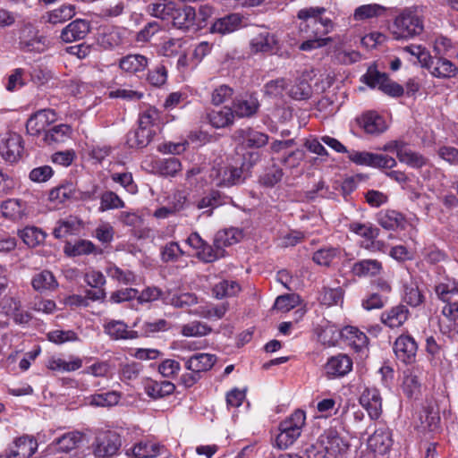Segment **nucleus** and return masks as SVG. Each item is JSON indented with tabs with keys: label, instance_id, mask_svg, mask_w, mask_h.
<instances>
[{
	"label": "nucleus",
	"instance_id": "nucleus-1",
	"mask_svg": "<svg viewBox=\"0 0 458 458\" xmlns=\"http://www.w3.org/2000/svg\"><path fill=\"white\" fill-rule=\"evenodd\" d=\"M389 30L396 40H409L420 36L424 30L422 7L413 5L403 9L394 19Z\"/></svg>",
	"mask_w": 458,
	"mask_h": 458
},
{
	"label": "nucleus",
	"instance_id": "nucleus-2",
	"mask_svg": "<svg viewBox=\"0 0 458 458\" xmlns=\"http://www.w3.org/2000/svg\"><path fill=\"white\" fill-rule=\"evenodd\" d=\"M306 413L302 410H296L278 426L279 433L275 438V446L278 449H286L293 445L301 437L305 426Z\"/></svg>",
	"mask_w": 458,
	"mask_h": 458
},
{
	"label": "nucleus",
	"instance_id": "nucleus-3",
	"mask_svg": "<svg viewBox=\"0 0 458 458\" xmlns=\"http://www.w3.org/2000/svg\"><path fill=\"white\" fill-rule=\"evenodd\" d=\"M326 11V8L319 6L301 9L297 13L298 19L301 21L299 25V32H310V25L320 26L311 30L314 34L326 35L332 31L334 28L332 20L323 17Z\"/></svg>",
	"mask_w": 458,
	"mask_h": 458
},
{
	"label": "nucleus",
	"instance_id": "nucleus-4",
	"mask_svg": "<svg viewBox=\"0 0 458 458\" xmlns=\"http://www.w3.org/2000/svg\"><path fill=\"white\" fill-rule=\"evenodd\" d=\"M316 447L318 453H324V456L337 457L346 453L349 443L344 439L335 428L326 429L318 438Z\"/></svg>",
	"mask_w": 458,
	"mask_h": 458
},
{
	"label": "nucleus",
	"instance_id": "nucleus-5",
	"mask_svg": "<svg viewBox=\"0 0 458 458\" xmlns=\"http://www.w3.org/2000/svg\"><path fill=\"white\" fill-rule=\"evenodd\" d=\"M209 178L217 187L233 186L242 183L245 180L242 167L226 165L213 166Z\"/></svg>",
	"mask_w": 458,
	"mask_h": 458
},
{
	"label": "nucleus",
	"instance_id": "nucleus-6",
	"mask_svg": "<svg viewBox=\"0 0 458 458\" xmlns=\"http://www.w3.org/2000/svg\"><path fill=\"white\" fill-rule=\"evenodd\" d=\"M121 445V437L117 433L106 431L96 437L91 447L96 458H110L117 454Z\"/></svg>",
	"mask_w": 458,
	"mask_h": 458
},
{
	"label": "nucleus",
	"instance_id": "nucleus-7",
	"mask_svg": "<svg viewBox=\"0 0 458 458\" xmlns=\"http://www.w3.org/2000/svg\"><path fill=\"white\" fill-rule=\"evenodd\" d=\"M348 158L358 165H367L375 168H393L396 165V161L394 157L368 151H348Z\"/></svg>",
	"mask_w": 458,
	"mask_h": 458
},
{
	"label": "nucleus",
	"instance_id": "nucleus-8",
	"mask_svg": "<svg viewBox=\"0 0 458 458\" xmlns=\"http://www.w3.org/2000/svg\"><path fill=\"white\" fill-rule=\"evenodd\" d=\"M19 45L23 52L40 54L48 48L49 41L47 37L40 35L33 26L29 24L21 30Z\"/></svg>",
	"mask_w": 458,
	"mask_h": 458
},
{
	"label": "nucleus",
	"instance_id": "nucleus-9",
	"mask_svg": "<svg viewBox=\"0 0 458 458\" xmlns=\"http://www.w3.org/2000/svg\"><path fill=\"white\" fill-rule=\"evenodd\" d=\"M23 140L16 132L0 134V155L7 162H16L23 151Z\"/></svg>",
	"mask_w": 458,
	"mask_h": 458
},
{
	"label": "nucleus",
	"instance_id": "nucleus-10",
	"mask_svg": "<svg viewBox=\"0 0 458 458\" xmlns=\"http://www.w3.org/2000/svg\"><path fill=\"white\" fill-rule=\"evenodd\" d=\"M38 441L32 436L24 435L13 440L5 451V458H30L38 450Z\"/></svg>",
	"mask_w": 458,
	"mask_h": 458
},
{
	"label": "nucleus",
	"instance_id": "nucleus-11",
	"mask_svg": "<svg viewBox=\"0 0 458 458\" xmlns=\"http://www.w3.org/2000/svg\"><path fill=\"white\" fill-rule=\"evenodd\" d=\"M56 119L55 111L51 109H41L30 116L26 123V130L30 135H45V131L51 123Z\"/></svg>",
	"mask_w": 458,
	"mask_h": 458
},
{
	"label": "nucleus",
	"instance_id": "nucleus-12",
	"mask_svg": "<svg viewBox=\"0 0 458 458\" xmlns=\"http://www.w3.org/2000/svg\"><path fill=\"white\" fill-rule=\"evenodd\" d=\"M423 370L420 367H412L403 373L402 389L410 399H418L421 394Z\"/></svg>",
	"mask_w": 458,
	"mask_h": 458
},
{
	"label": "nucleus",
	"instance_id": "nucleus-13",
	"mask_svg": "<svg viewBox=\"0 0 458 458\" xmlns=\"http://www.w3.org/2000/svg\"><path fill=\"white\" fill-rule=\"evenodd\" d=\"M0 211L5 219L21 222L29 216L28 203L21 199H8L0 204Z\"/></svg>",
	"mask_w": 458,
	"mask_h": 458
},
{
	"label": "nucleus",
	"instance_id": "nucleus-14",
	"mask_svg": "<svg viewBox=\"0 0 458 458\" xmlns=\"http://www.w3.org/2000/svg\"><path fill=\"white\" fill-rule=\"evenodd\" d=\"M393 445L392 433L387 427H380L368 438V447L374 454H385Z\"/></svg>",
	"mask_w": 458,
	"mask_h": 458
},
{
	"label": "nucleus",
	"instance_id": "nucleus-15",
	"mask_svg": "<svg viewBox=\"0 0 458 458\" xmlns=\"http://www.w3.org/2000/svg\"><path fill=\"white\" fill-rule=\"evenodd\" d=\"M0 310L8 317H12L16 324H27L31 316L21 310V301L13 296H4L0 301Z\"/></svg>",
	"mask_w": 458,
	"mask_h": 458
},
{
	"label": "nucleus",
	"instance_id": "nucleus-16",
	"mask_svg": "<svg viewBox=\"0 0 458 458\" xmlns=\"http://www.w3.org/2000/svg\"><path fill=\"white\" fill-rule=\"evenodd\" d=\"M418 350L414 338L408 335H402L394 344V352L398 360L404 363L414 360Z\"/></svg>",
	"mask_w": 458,
	"mask_h": 458
},
{
	"label": "nucleus",
	"instance_id": "nucleus-17",
	"mask_svg": "<svg viewBox=\"0 0 458 458\" xmlns=\"http://www.w3.org/2000/svg\"><path fill=\"white\" fill-rule=\"evenodd\" d=\"M360 405L367 411L371 420H377L382 413V399L376 388H367L360 397Z\"/></svg>",
	"mask_w": 458,
	"mask_h": 458
},
{
	"label": "nucleus",
	"instance_id": "nucleus-18",
	"mask_svg": "<svg viewBox=\"0 0 458 458\" xmlns=\"http://www.w3.org/2000/svg\"><path fill=\"white\" fill-rule=\"evenodd\" d=\"M166 451L164 445L150 440H142L136 443L127 451L128 455L133 458H156Z\"/></svg>",
	"mask_w": 458,
	"mask_h": 458
},
{
	"label": "nucleus",
	"instance_id": "nucleus-19",
	"mask_svg": "<svg viewBox=\"0 0 458 458\" xmlns=\"http://www.w3.org/2000/svg\"><path fill=\"white\" fill-rule=\"evenodd\" d=\"M278 39L276 36L267 30H262L255 35L250 41L252 53H271L277 49Z\"/></svg>",
	"mask_w": 458,
	"mask_h": 458
},
{
	"label": "nucleus",
	"instance_id": "nucleus-20",
	"mask_svg": "<svg viewBox=\"0 0 458 458\" xmlns=\"http://www.w3.org/2000/svg\"><path fill=\"white\" fill-rule=\"evenodd\" d=\"M103 328L105 334L113 340L136 339L139 337V333L128 330V326L122 320H106Z\"/></svg>",
	"mask_w": 458,
	"mask_h": 458
},
{
	"label": "nucleus",
	"instance_id": "nucleus-21",
	"mask_svg": "<svg viewBox=\"0 0 458 458\" xmlns=\"http://www.w3.org/2000/svg\"><path fill=\"white\" fill-rule=\"evenodd\" d=\"M170 19L173 25L180 30H189L195 25L196 12L191 6L177 8L174 4V10L171 12Z\"/></svg>",
	"mask_w": 458,
	"mask_h": 458
},
{
	"label": "nucleus",
	"instance_id": "nucleus-22",
	"mask_svg": "<svg viewBox=\"0 0 458 458\" xmlns=\"http://www.w3.org/2000/svg\"><path fill=\"white\" fill-rule=\"evenodd\" d=\"M90 30L88 21L77 19L69 23L61 32V38L64 42H72L84 38Z\"/></svg>",
	"mask_w": 458,
	"mask_h": 458
},
{
	"label": "nucleus",
	"instance_id": "nucleus-23",
	"mask_svg": "<svg viewBox=\"0 0 458 458\" xmlns=\"http://www.w3.org/2000/svg\"><path fill=\"white\" fill-rule=\"evenodd\" d=\"M410 316V310L403 304L392 307L391 309L382 312L381 322L390 328L400 327L403 326Z\"/></svg>",
	"mask_w": 458,
	"mask_h": 458
},
{
	"label": "nucleus",
	"instance_id": "nucleus-24",
	"mask_svg": "<svg viewBox=\"0 0 458 458\" xmlns=\"http://www.w3.org/2000/svg\"><path fill=\"white\" fill-rule=\"evenodd\" d=\"M216 356L211 353H196L185 360V369L195 370L202 375L203 372L210 370L216 362Z\"/></svg>",
	"mask_w": 458,
	"mask_h": 458
},
{
	"label": "nucleus",
	"instance_id": "nucleus-25",
	"mask_svg": "<svg viewBox=\"0 0 458 458\" xmlns=\"http://www.w3.org/2000/svg\"><path fill=\"white\" fill-rule=\"evenodd\" d=\"M352 368V360L345 354L331 357L326 364V372L332 377H343L349 373Z\"/></svg>",
	"mask_w": 458,
	"mask_h": 458
},
{
	"label": "nucleus",
	"instance_id": "nucleus-26",
	"mask_svg": "<svg viewBox=\"0 0 458 458\" xmlns=\"http://www.w3.org/2000/svg\"><path fill=\"white\" fill-rule=\"evenodd\" d=\"M237 140L249 148H261L267 144L268 135L250 128L237 130L234 133Z\"/></svg>",
	"mask_w": 458,
	"mask_h": 458
},
{
	"label": "nucleus",
	"instance_id": "nucleus-27",
	"mask_svg": "<svg viewBox=\"0 0 458 458\" xmlns=\"http://www.w3.org/2000/svg\"><path fill=\"white\" fill-rule=\"evenodd\" d=\"M126 30L121 28H110L98 34V44L105 49H112L124 44Z\"/></svg>",
	"mask_w": 458,
	"mask_h": 458
},
{
	"label": "nucleus",
	"instance_id": "nucleus-28",
	"mask_svg": "<svg viewBox=\"0 0 458 458\" xmlns=\"http://www.w3.org/2000/svg\"><path fill=\"white\" fill-rule=\"evenodd\" d=\"M382 270V263L372 259L359 260L352 267V274L358 277H374L378 276Z\"/></svg>",
	"mask_w": 458,
	"mask_h": 458
},
{
	"label": "nucleus",
	"instance_id": "nucleus-29",
	"mask_svg": "<svg viewBox=\"0 0 458 458\" xmlns=\"http://www.w3.org/2000/svg\"><path fill=\"white\" fill-rule=\"evenodd\" d=\"M434 292L438 300L446 302V304L452 303L451 299L458 295V280L445 276L435 284Z\"/></svg>",
	"mask_w": 458,
	"mask_h": 458
},
{
	"label": "nucleus",
	"instance_id": "nucleus-30",
	"mask_svg": "<svg viewBox=\"0 0 458 458\" xmlns=\"http://www.w3.org/2000/svg\"><path fill=\"white\" fill-rule=\"evenodd\" d=\"M72 129L70 125L61 123L49 128L45 131L43 141L47 145H56L64 143L72 138Z\"/></svg>",
	"mask_w": 458,
	"mask_h": 458
},
{
	"label": "nucleus",
	"instance_id": "nucleus-31",
	"mask_svg": "<svg viewBox=\"0 0 458 458\" xmlns=\"http://www.w3.org/2000/svg\"><path fill=\"white\" fill-rule=\"evenodd\" d=\"M429 72L438 79H451L458 73V67L450 60L439 56L436 57Z\"/></svg>",
	"mask_w": 458,
	"mask_h": 458
},
{
	"label": "nucleus",
	"instance_id": "nucleus-32",
	"mask_svg": "<svg viewBox=\"0 0 458 458\" xmlns=\"http://www.w3.org/2000/svg\"><path fill=\"white\" fill-rule=\"evenodd\" d=\"M358 123L367 133L378 134L386 131V124L384 118L375 112L364 114Z\"/></svg>",
	"mask_w": 458,
	"mask_h": 458
},
{
	"label": "nucleus",
	"instance_id": "nucleus-33",
	"mask_svg": "<svg viewBox=\"0 0 458 458\" xmlns=\"http://www.w3.org/2000/svg\"><path fill=\"white\" fill-rule=\"evenodd\" d=\"M398 160L413 169H420L429 164L428 159L422 154L413 151L405 144L398 149Z\"/></svg>",
	"mask_w": 458,
	"mask_h": 458
},
{
	"label": "nucleus",
	"instance_id": "nucleus-34",
	"mask_svg": "<svg viewBox=\"0 0 458 458\" xmlns=\"http://www.w3.org/2000/svg\"><path fill=\"white\" fill-rule=\"evenodd\" d=\"M148 65V60L140 54L127 55L120 59L119 67L125 72L137 73L143 72Z\"/></svg>",
	"mask_w": 458,
	"mask_h": 458
},
{
	"label": "nucleus",
	"instance_id": "nucleus-35",
	"mask_svg": "<svg viewBox=\"0 0 458 458\" xmlns=\"http://www.w3.org/2000/svg\"><path fill=\"white\" fill-rule=\"evenodd\" d=\"M81 437V434L78 431L68 432L56 438L50 447L59 453H69L77 447Z\"/></svg>",
	"mask_w": 458,
	"mask_h": 458
},
{
	"label": "nucleus",
	"instance_id": "nucleus-36",
	"mask_svg": "<svg viewBox=\"0 0 458 458\" xmlns=\"http://www.w3.org/2000/svg\"><path fill=\"white\" fill-rule=\"evenodd\" d=\"M377 223L386 230H396L403 228L405 224L404 216L395 210H382L377 214Z\"/></svg>",
	"mask_w": 458,
	"mask_h": 458
},
{
	"label": "nucleus",
	"instance_id": "nucleus-37",
	"mask_svg": "<svg viewBox=\"0 0 458 458\" xmlns=\"http://www.w3.org/2000/svg\"><path fill=\"white\" fill-rule=\"evenodd\" d=\"M242 19L237 13H231L217 19L211 27L214 33L228 34L241 27Z\"/></svg>",
	"mask_w": 458,
	"mask_h": 458
},
{
	"label": "nucleus",
	"instance_id": "nucleus-38",
	"mask_svg": "<svg viewBox=\"0 0 458 458\" xmlns=\"http://www.w3.org/2000/svg\"><path fill=\"white\" fill-rule=\"evenodd\" d=\"M153 132L150 128L139 127L129 131L126 136V143L130 148H142L147 147L151 141Z\"/></svg>",
	"mask_w": 458,
	"mask_h": 458
},
{
	"label": "nucleus",
	"instance_id": "nucleus-39",
	"mask_svg": "<svg viewBox=\"0 0 458 458\" xmlns=\"http://www.w3.org/2000/svg\"><path fill=\"white\" fill-rule=\"evenodd\" d=\"M259 107L258 98L250 96L246 98H241L233 103V114L238 117H250L254 115Z\"/></svg>",
	"mask_w": 458,
	"mask_h": 458
},
{
	"label": "nucleus",
	"instance_id": "nucleus-40",
	"mask_svg": "<svg viewBox=\"0 0 458 458\" xmlns=\"http://www.w3.org/2000/svg\"><path fill=\"white\" fill-rule=\"evenodd\" d=\"M210 124L215 128H225L233 123L234 114L232 108L224 106L212 110L208 114Z\"/></svg>",
	"mask_w": 458,
	"mask_h": 458
},
{
	"label": "nucleus",
	"instance_id": "nucleus-41",
	"mask_svg": "<svg viewBox=\"0 0 458 458\" xmlns=\"http://www.w3.org/2000/svg\"><path fill=\"white\" fill-rule=\"evenodd\" d=\"M173 10L174 3L165 0H150L146 6L148 14L161 20H169Z\"/></svg>",
	"mask_w": 458,
	"mask_h": 458
},
{
	"label": "nucleus",
	"instance_id": "nucleus-42",
	"mask_svg": "<svg viewBox=\"0 0 458 458\" xmlns=\"http://www.w3.org/2000/svg\"><path fill=\"white\" fill-rule=\"evenodd\" d=\"M75 13V6L73 4H65L48 12L44 18L49 23L57 24L69 21Z\"/></svg>",
	"mask_w": 458,
	"mask_h": 458
},
{
	"label": "nucleus",
	"instance_id": "nucleus-43",
	"mask_svg": "<svg viewBox=\"0 0 458 458\" xmlns=\"http://www.w3.org/2000/svg\"><path fill=\"white\" fill-rule=\"evenodd\" d=\"M342 334L356 352H361L363 349L367 348L369 339L367 335L357 327H346L343 329Z\"/></svg>",
	"mask_w": 458,
	"mask_h": 458
},
{
	"label": "nucleus",
	"instance_id": "nucleus-44",
	"mask_svg": "<svg viewBox=\"0 0 458 458\" xmlns=\"http://www.w3.org/2000/svg\"><path fill=\"white\" fill-rule=\"evenodd\" d=\"M82 366V360L80 358H72L71 360L66 361L65 360L59 357H51L47 367L57 372H72L81 369Z\"/></svg>",
	"mask_w": 458,
	"mask_h": 458
},
{
	"label": "nucleus",
	"instance_id": "nucleus-45",
	"mask_svg": "<svg viewBox=\"0 0 458 458\" xmlns=\"http://www.w3.org/2000/svg\"><path fill=\"white\" fill-rule=\"evenodd\" d=\"M321 34H314L310 32H300V37L304 41L299 46V49L301 51H311L322 47L327 46L332 41L331 38H322Z\"/></svg>",
	"mask_w": 458,
	"mask_h": 458
},
{
	"label": "nucleus",
	"instance_id": "nucleus-46",
	"mask_svg": "<svg viewBox=\"0 0 458 458\" xmlns=\"http://www.w3.org/2000/svg\"><path fill=\"white\" fill-rule=\"evenodd\" d=\"M76 188L72 182L62 184L54 188L49 192V199L58 204L64 203L67 200L74 199Z\"/></svg>",
	"mask_w": 458,
	"mask_h": 458
},
{
	"label": "nucleus",
	"instance_id": "nucleus-47",
	"mask_svg": "<svg viewBox=\"0 0 458 458\" xmlns=\"http://www.w3.org/2000/svg\"><path fill=\"white\" fill-rule=\"evenodd\" d=\"M81 227L80 221L75 217H69L64 220H59L56 226L53 230V234L55 238L61 239L67 235L73 234L79 231Z\"/></svg>",
	"mask_w": 458,
	"mask_h": 458
},
{
	"label": "nucleus",
	"instance_id": "nucleus-48",
	"mask_svg": "<svg viewBox=\"0 0 458 458\" xmlns=\"http://www.w3.org/2000/svg\"><path fill=\"white\" fill-rule=\"evenodd\" d=\"M31 284L33 288L38 292L54 290L57 287V282L54 275L48 270H44L35 275L32 278Z\"/></svg>",
	"mask_w": 458,
	"mask_h": 458
},
{
	"label": "nucleus",
	"instance_id": "nucleus-49",
	"mask_svg": "<svg viewBox=\"0 0 458 458\" xmlns=\"http://www.w3.org/2000/svg\"><path fill=\"white\" fill-rule=\"evenodd\" d=\"M386 7L378 4H363L357 7L353 13L355 21H364L382 15Z\"/></svg>",
	"mask_w": 458,
	"mask_h": 458
},
{
	"label": "nucleus",
	"instance_id": "nucleus-50",
	"mask_svg": "<svg viewBox=\"0 0 458 458\" xmlns=\"http://www.w3.org/2000/svg\"><path fill=\"white\" fill-rule=\"evenodd\" d=\"M175 386L170 381L151 382L146 386L148 395L154 399L162 398L174 393Z\"/></svg>",
	"mask_w": 458,
	"mask_h": 458
},
{
	"label": "nucleus",
	"instance_id": "nucleus-51",
	"mask_svg": "<svg viewBox=\"0 0 458 458\" xmlns=\"http://www.w3.org/2000/svg\"><path fill=\"white\" fill-rule=\"evenodd\" d=\"M212 328L201 321L194 320L182 327L181 334L187 337H201L208 335Z\"/></svg>",
	"mask_w": 458,
	"mask_h": 458
},
{
	"label": "nucleus",
	"instance_id": "nucleus-52",
	"mask_svg": "<svg viewBox=\"0 0 458 458\" xmlns=\"http://www.w3.org/2000/svg\"><path fill=\"white\" fill-rule=\"evenodd\" d=\"M425 297L418 285L411 283L403 285V301L411 307H418L423 303Z\"/></svg>",
	"mask_w": 458,
	"mask_h": 458
},
{
	"label": "nucleus",
	"instance_id": "nucleus-53",
	"mask_svg": "<svg viewBox=\"0 0 458 458\" xmlns=\"http://www.w3.org/2000/svg\"><path fill=\"white\" fill-rule=\"evenodd\" d=\"M99 211L105 212L111 209L123 208L124 201L114 191H106L100 197Z\"/></svg>",
	"mask_w": 458,
	"mask_h": 458
},
{
	"label": "nucleus",
	"instance_id": "nucleus-54",
	"mask_svg": "<svg viewBox=\"0 0 458 458\" xmlns=\"http://www.w3.org/2000/svg\"><path fill=\"white\" fill-rule=\"evenodd\" d=\"M107 276L117 281L120 284H132L136 282L135 274L129 269H122L116 265H110L106 268Z\"/></svg>",
	"mask_w": 458,
	"mask_h": 458
},
{
	"label": "nucleus",
	"instance_id": "nucleus-55",
	"mask_svg": "<svg viewBox=\"0 0 458 458\" xmlns=\"http://www.w3.org/2000/svg\"><path fill=\"white\" fill-rule=\"evenodd\" d=\"M165 304H169L174 308H186L195 305L198 302V298L194 293H183L180 294H174L171 297L167 296L163 298Z\"/></svg>",
	"mask_w": 458,
	"mask_h": 458
},
{
	"label": "nucleus",
	"instance_id": "nucleus-56",
	"mask_svg": "<svg viewBox=\"0 0 458 458\" xmlns=\"http://www.w3.org/2000/svg\"><path fill=\"white\" fill-rule=\"evenodd\" d=\"M420 419L423 427L429 431H435L438 428L440 416L438 410L436 407L432 405L425 407Z\"/></svg>",
	"mask_w": 458,
	"mask_h": 458
},
{
	"label": "nucleus",
	"instance_id": "nucleus-57",
	"mask_svg": "<svg viewBox=\"0 0 458 458\" xmlns=\"http://www.w3.org/2000/svg\"><path fill=\"white\" fill-rule=\"evenodd\" d=\"M227 310H228V304L221 303L219 305H207V306L199 307L194 311V314H196L199 317L208 318V319H211V318L220 319L225 315Z\"/></svg>",
	"mask_w": 458,
	"mask_h": 458
},
{
	"label": "nucleus",
	"instance_id": "nucleus-58",
	"mask_svg": "<svg viewBox=\"0 0 458 458\" xmlns=\"http://www.w3.org/2000/svg\"><path fill=\"white\" fill-rule=\"evenodd\" d=\"M120 398L121 394L116 391L96 394L89 397V404L98 407H109L117 404Z\"/></svg>",
	"mask_w": 458,
	"mask_h": 458
},
{
	"label": "nucleus",
	"instance_id": "nucleus-59",
	"mask_svg": "<svg viewBox=\"0 0 458 458\" xmlns=\"http://www.w3.org/2000/svg\"><path fill=\"white\" fill-rule=\"evenodd\" d=\"M311 94V86L304 77L299 78L289 90L290 97L296 100L308 99Z\"/></svg>",
	"mask_w": 458,
	"mask_h": 458
},
{
	"label": "nucleus",
	"instance_id": "nucleus-60",
	"mask_svg": "<svg viewBox=\"0 0 458 458\" xmlns=\"http://www.w3.org/2000/svg\"><path fill=\"white\" fill-rule=\"evenodd\" d=\"M156 168L161 175L174 176L182 170V164L176 157L164 158L156 163Z\"/></svg>",
	"mask_w": 458,
	"mask_h": 458
},
{
	"label": "nucleus",
	"instance_id": "nucleus-61",
	"mask_svg": "<svg viewBox=\"0 0 458 458\" xmlns=\"http://www.w3.org/2000/svg\"><path fill=\"white\" fill-rule=\"evenodd\" d=\"M339 255V248H322L314 252L312 260L319 266L329 267L332 261Z\"/></svg>",
	"mask_w": 458,
	"mask_h": 458
},
{
	"label": "nucleus",
	"instance_id": "nucleus-62",
	"mask_svg": "<svg viewBox=\"0 0 458 458\" xmlns=\"http://www.w3.org/2000/svg\"><path fill=\"white\" fill-rule=\"evenodd\" d=\"M344 292L341 287L327 288L324 287L319 294L318 300L321 304L326 306L337 305L342 301Z\"/></svg>",
	"mask_w": 458,
	"mask_h": 458
},
{
	"label": "nucleus",
	"instance_id": "nucleus-63",
	"mask_svg": "<svg viewBox=\"0 0 458 458\" xmlns=\"http://www.w3.org/2000/svg\"><path fill=\"white\" fill-rule=\"evenodd\" d=\"M20 236L23 242L29 247H35L38 245L45 238L43 232L34 226L24 228L21 232Z\"/></svg>",
	"mask_w": 458,
	"mask_h": 458
},
{
	"label": "nucleus",
	"instance_id": "nucleus-64",
	"mask_svg": "<svg viewBox=\"0 0 458 458\" xmlns=\"http://www.w3.org/2000/svg\"><path fill=\"white\" fill-rule=\"evenodd\" d=\"M350 230L352 233L370 241L376 239L379 233V230L371 224L352 223L350 225Z\"/></svg>",
	"mask_w": 458,
	"mask_h": 458
}]
</instances>
